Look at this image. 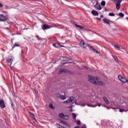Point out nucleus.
Listing matches in <instances>:
<instances>
[{"mask_svg": "<svg viewBox=\"0 0 128 128\" xmlns=\"http://www.w3.org/2000/svg\"><path fill=\"white\" fill-rule=\"evenodd\" d=\"M64 104H78V102H76V98H74V97L71 96L70 97V99L68 100H66L64 102Z\"/></svg>", "mask_w": 128, "mask_h": 128, "instance_id": "2", "label": "nucleus"}, {"mask_svg": "<svg viewBox=\"0 0 128 128\" xmlns=\"http://www.w3.org/2000/svg\"><path fill=\"white\" fill-rule=\"evenodd\" d=\"M114 60H116V62H118V57H116V56H112Z\"/></svg>", "mask_w": 128, "mask_h": 128, "instance_id": "25", "label": "nucleus"}, {"mask_svg": "<svg viewBox=\"0 0 128 128\" xmlns=\"http://www.w3.org/2000/svg\"><path fill=\"white\" fill-rule=\"evenodd\" d=\"M119 16H120V18H124V14L122 12L119 13Z\"/></svg>", "mask_w": 128, "mask_h": 128, "instance_id": "28", "label": "nucleus"}, {"mask_svg": "<svg viewBox=\"0 0 128 128\" xmlns=\"http://www.w3.org/2000/svg\"><path fill=\"white\" fill-rule=\"evenodd\" d=\"M114 47L115 48H117L118 50L120 49V48L118 45H114Z\"/></svg>", "mask_w": 128, "mask_h": 128, "instance_id": "29", "label": "nucleus"}, {"mask_svg": "<svg viewBox=\"0 0 128 128\" xmlns=\"http://www.w3.org/2000/svg\"><path fill=\"white\" fill-rule=\"evenodd\" d=\"M75 128H80L79 126H76Z\"/></svg>", "mask_w": 128, "mask_h": 128, "instance_id": "43", "label": "nucleus"}, {"mask_svg": "<svg viewBox=\"0 0 128 128\" xmlns=\"http://www.w3.org/2000/svg\"><path fill=\"white\" fill-rule=\"evenodd\" d=\"M98 106H102V104H99L98 105V104L93 105V104L87 103V106H89L90 108H96V107Z\"/></svg>", "mask_w": 128, "mask_h": 128, "instance_id": "8", "label": "nucleus"}, {"mask_svg": "<svg viewBox=\"0 0 128 128\" xmlns=\"http://www.w3.org/2000/svg\"><path fill=\"white\" fill-rule=\"evenodd\" d=\"M0 106L2 108H6V104H4V100H0Z\"/></svg>", "mask_w": 128, "mask_h": 128, "instance_id": "12", "label": "nucleus"}, {"mask_svg": "<svg viewBox=\"0 0 128 128\" xmlns=\"http://www.w3.org/2000/svg\"><path fill=\"white\" fill-rule=\"evenodd\" d=\"M102 6H106V2L102 1L101 2Z\"/></svg>", "mask_w": 128, "mask_h": 128, "instance_id": "30", "label": "nucleus"}, {"mask_svg": "<svg viewBox=\"0 0 128 128\" xmlns=\"http://www.w3.org/2000/svg\"><path fill=\"white\" fill-rule=\"evenodd\" d=\"M106 108H108V110H110V108H108V106H106Z\"/></svg>", "mask_w": 128, "mask_h": 128, "instance_id": "42", "label": "nucleus"}, {"mask_svg": "<svg viewBox=\"0 0 128 128\" xmlns=\"http://www.w3.org/2000/svg\"><path fill=\"white\" fill-rule=\"evenodd\" d=\"M6 8H8V6H6Z\"/></svg>", "mask_w": 128, "mask_h": 128, "instance_id": "44", "label": "nucleus"}, {"mask_svg": "<svg viewBox=\"0 0 128 128\" xmlns=\"http://www.w3.org/2000/svg\"><path fill=\"white\" fill-rule=\"evenodd\" d=\"M77 124H80V120H78L77 121Z\"/></svg>", "mask_w": 128, "mask_h": 128, "instance_id": "35", "label": "nucleus"}, {"mask_svg": "<svg viewBox=\"0 0 128 128\" xmlns=\"http://www.w3.org/2000/svg\"><path fill=\"white\" fill-rule=\"evenodd\" d=\"M112 108V110H114V108Z\"/></svg>", "mask_w": 128, "mask_h": 128, "instance_id": "47", "label": "nucleus"}, {"mask_svg": "<svg viewBox=\"0 0 128 128\" xmlns=\"http://www.w3.org/2000/svg\"><path fill=\"white\" fill-rule=\"evenodd\" d=\"M90 50L93 52H96V54H98V52L96 49L90 46Z\"/></svg>", "mask_w": 128, "mask_h": 128, "instance_id": "18", "label": "nucleus"}, {"mask_svg": "<svg viewBox=\"0 0 128 128\" xmlns=\"http://www.w3.org/2000/svg\"><path fill=\"white\" fill-rule=\"evenodd\" d=\"M103 100L104 102H106V104H109L108 100V98L106 97H104Z\"/></svg>", "mask_w": 128, "mask_h": 128, "instance_id": "21", "label": "nucleus"}, {"mask_svg": "<svg viewBox=\"0 0 128 128\" xmlns=\"http://www.w3.org/2000/svg\"><path fill=\"white\" fill-rule=\"evenodd\" d=\"M80 46H81V48H86L88 46V44H86V42L84 40H82L80 42Z\"/></svg>", "mask_w": 128, "mask_h": 128, "instance_id": "6", "label": "nucleus"}, {"mask_svg": "<svg viewBox=\"0 0 128 128\" xmlns=\"http://www.w3.org/2000/svg\"><path fill=\"white\" fill-rule=\"evenodd\" d=\"M3 6H4V4H2L0 2V8H2Z\"/></svg>", "mask_w": 128, "mask_h": 128, "instance_id": "36", "label": "nucleus"}, {"mask_svg": "<svg viewBox=\"0 0 128 128\" xmlns=\"http://www.w3.org/2000/svg\"><path fill=\"white\" fill-rule=\"evenodd\" d=\"M108 16H114V14L110 12Z\"/></svg>", "mask_w": 128, "mask_h": 128, "instance_id": "31", "label": "nucleus"}, {"mask_svg": "<svg viewBox=\"0 0 128 128\" xmlns=\"http://www.w3.org/2000/svg\"><path fill=\"white\" fill-rule=\"evenodd\" d=\"M118 78L120 80V82H122V84H124L126 82L128 83V80L126 78H123L120 75L118 76Z\"/></svg>", "mask_w": 128, "mask_h": 128, "instance_id": "3", "label": "nucleus"}, {"mask_svg": "<svg viewBox=\"0 0 128 128\" xmlns=\"http://www.w3.org/2000/svg\"><path fill=\"white\" fill-rule=\"evenodd\" d=\"M82 128H86V126L84 124Z\"/></svg>", "mask_w": 128, "mask_h": 128, "instance_id": "37", "label": "nucleus"}, {"mask_svg": "<svg viewBox=\"0 0 128 128\" xmlns=\"http://www.w3.org/2000/svg\"><path fill=\"white\" fill-rule=\"evenodd\" d=\"M77 106H88V104L86 102V100H82L79 103H78Z\"/></svg>", "mask_w": 128, "mask_h": 128, "instance_id": "5", "label": "nucleus"}, {"mask_svg": "<svg viewBox=\"0 0 128 128\" xmlns=\"http://www.w3.org/2000/svg\"><path fill=\"white\" fill-rule=\"evenodd\" d=\"M75 26L78 28H80V30H86V29L84 28V26L78 25L76 24H75Z\"/></svg>", "mask_w": 128, "mask_h": 128, "instance_id": "10", "label": "nucleus"}, {"mask_svg": "<svg viewBox=\"0 0 128 128\" xmlns=\"http://www.w3.org/2000/svg\"><path fill=\"white\" fill-rule=\"evenodd\" d=\"M14 46H18V42L15 43Z\"/></svg>", "mask_w": 128, "mask_h": 128, "instance_id": "33", "label": "nucleus"}, {"mask_svg": "<svg viewBox=\"0 0 128 128\" xmlns=\"http://www.w3.org/2000/svg\"><path fill=\"white\" fill-rule=\"evenodd\" d=\"M12 106H14V105L12 104Z\"/></svg>", "mask_w": 128, "mask_h": 128, "instance_id": "49", "label": "nucleus"}, {"mask_svg": "<svg viewBox=\"0 0 128 128\" xmlns=\"http://www.w3.org/2000/svg\"><path fill=\"white\" fill-rule=\"evenodd\" d=\"M95 8H97L98 10H102V7L100 6V4L98 3V2H96V4L95 5Z\"/></svg>", "mask_w": 128, "mask_h": 128, "instance_id": "9", "label": "nucleus"}, {"mask_svg": "<svg viewBox=\"0 0 128 128\" xmlns=\"http://www.w3.org/2000/svg\"><path fill=\"white\" fill-rule=\"evenodd\" d=\"M92 14H93V16H98V12L97 11H96V10H92Z\"/></svg>", "mask_w": 128, "mask_h": 128, "instance_id": "17", "label": "nucleus"}, {"mask_svg": "<svg viewBox=\"0 0 128 128\" xmlns=\"http://www.w3.org/2000/svg\"><path fill=\"white\" fill-rule=\"evenodd\" d=\"M58 116L60 118H62V120H68V118H70V116H68L64 115V113L59 114Z\"/></svg>", "mask_w": 128, "mask_h": 128, "instance_id": "4", "label": "nucleus"}, {"mask_svg": "<svg viewBox=\"0 0 128 128\" xmlns=\"http://www.w3.org/2000/svg\"><path fill=\"white\" fill-rule=\"evenodd\" d=\"M60 122L62 124H64V126H68V128H70V125L68 124L66 122H64V120H61Z\"/></svg>", "mask_w": 128, "mask_h": 128, "instance_id": "13", "label": "nucleus"}, {"mask_svg": "<svg viewBox=\"0 0 128 128\" xmlns=\"http://www.w3.org/2000/svg\"><path fill=\"white\" fill-rule=\"evenodd\" d=\"M53 46H54V48H60L64 46H60V44L58 43L53 44Z\"/></svg>", "mask_w": 128, "mask_h": 128, "instance_id": "15", "label": "nucleus"}, {"mask_svg": "<svg viewBox=\"0 0 128 128\" xmlns=\"http://www.w3.org/2000/svg\"><path fill=\"white\" fill-rule=\"evenodd\" d=\"M69 108H72V106H70Z\"/></svg>", "mask_w": 128, "mask_h": 128, "instance_id": "46", "label": "nucleus"}, {"mask_svg": "<svg viewBox=\"0 0 128 128\" xmlns=\"http://www.w3.org/2000/svg\"><path fill=\"white\" fill-rule=\"evenodd\" d=\"M119 112H124V110L120 109Z\"/></svg>", "mask_w": 128, "mask_h": 128, "instance_id": "34", "label": "nucleus"}, {"mask_svg": "<svg viewBox=\"0 0 128 128\" xmlns=\"http://www.w3.org/2000/svg\"><path fill=\"white\" fill-rule=\"evenodd\" d=\"M58 98H60V100H66V97L64 95H60L58 96Z\"/></svg>", "mask_w": 128, "mask_h": 128, "instance_id": "19", "label": "nucleus"}, {"mask_svg": "<svg viewBox=\"0 0 128 128\" xmlns=\"http://www.w3.org/2000/svg\"><path fill=\"white\" fill-rule=\"evenodd\" d=\"M29 114L31 118H34V114H32V112H29Z\"/></svg>", "mask_w": 128, "mask_h": 128, "instance_id": "24", "label": "nucleus"}, {"mask_svg": "<svg viewBox=\"0 0 128 128\" xmlns=\"http://www.w3.org/2000/svg\"><path fill=\"white\" fill-rule=\"evenodd\" d=\"M103 20H104V22L105 24H110V22H112L110 19L104 18Z\"/></svg>", "mask_w": 128, "mask_h": 128, "instance_id": "11", "label": "nucleus"}, {"mask_svg": "<svg viewBox=\"0 0 128 128\" xmlns=\"http://www.w3.org/2000/svg\"><path fill=\"white\" fill-rule=\"evenodd\" d=\"M122 0H118V4H120V2H122Z\"/></svg>", "mask_w": 128, "mask_h": 128, "instance_id": "32", "label": "nucleus"}, {"mask_svg": "<svg viewBox=\"0 0 128 128\" xmlns=\"http://www.w3.org/2000/svg\"><path fill=\"white\" fill-rule=\"evenodd\" d=\"M49 108H52V110H54V106H52V104H50L49 105Z\"/></svg>", "mask_w": 128, "mask_h": 128, "instance_id": "26", "label": "nucleus"}, {"mask_svg": "<svg viewBox=\"0 0 128 128\" xmlns=\"http://www.w3.org/2000/svg\"><path fill=\"white\" fill-rule=\"evenodd\" d=\"M35 92H36V94H38V90H35Z\"/></svg>", "mask_w": 128, "mask_h": 128, "instance_id": "41", "label": "nucleus"}, {"mask_svg": "<svg viewBox=\"0 0 128 128\" xmlns=\"http://www.w3.org/2000/svg\"><path fill=\"white\" fill-rule=\"evenodd\" d=\"M60 60H68V58H66V57H64V56H61L60 57Z\"/></svg>", "mask_w": 128, "mask_h": 128, "instance_id": "23", "label": "nucleus"}, {"mask_svg": "<svg viewBox=\"0 0 128 128\" xmlns=\"http://www.w3.org/2000/svg\"><path fill=\"white\" fill-rule=\"evenodd\" d=\"M116 4V8L118 10L120 8V4H118L117 3Z\"/></svg>", "mask_w": 128, "mask_h": 128, "instance_id": "22", "label": "nucleus"}, {"mask_svg": "<svg viewBox=\"0 0 128 128\" xmlns=\"http://www.w3.org/2000/svg\"><path fill=\"white\" fill-rule=\"evenodd\" d=\"M126 54H128V52L126 50Z\"/></svg>", "mask_w": 128, "mask_h": 128, "instance_id": "40", "label": "nucleus"}, {"mask_svg": "<svg viewBox=\"0 0 128 128\" xmlns=\"http://www.w3.org/2000/svg\"><path fill=\"white\" fill-rule=\"evenodd\" d=\"M8 65L10 66H12V58H8Z\"/></svg>", "mask_w": 128, "mask_h": 128, "instance_id": "16", "label": "nucleus"}, {"mask_svg": "<svg viewBox=\"0 0 128 128\" xmlns=\"http://www.w3.org/2000/svg\"><path fill=\"white\" fill-rule=\"evenodd\" d=\"M97 19L98 20H102V19L100 18H97Z\"/></svg>", "mask_w": 128, "mask_h": 128, "instance_id": "38", "label": "nucleus"}, {"mask_svg": "<svg viewBox=\"0 0 128 128\" xmlns=\"http://www.w3.org/2000/svg\"><path fill=\"white\" fill-rule=\"evenodd\" d=\"M8 18L6 17V16H4L2 14H0V20L1 22H6Z\"/></svg>", "mask_w": 128, "mask_h": 128, "instance_id": "7", "label": "nucleus"}, {"mask_svg": "<svg viewBox=\"0 0 128 128\" xmlns=\"http://www.w3.org/2000/svg\"><path fill=\"white\" fill-rule=\"evenodd\" d=\"M71 112H72V110H71Z\"/></svg>", "mask_w": 128, "mask_h": 128, "instance_id": "48", "label": "nucleus"}, {"mask_svg": "<svg viewBox=\"0 0 128 128\" xmlns=\"http://www.w3.org/2000/svg\"><path fill=\"white\" fill-rule=\"evenodd\" d=\"M100 18H104V16L100 15Z\"/></svg>", "mask_w": 128, "mask_h": 128, "instance_id": "39", "label": "nucleus"}, {"mask_svg": "<svg viewBox=\"0 0 128 128\" xmlns=\"http://www.w3.org/2000/svg\"><path fill=\"white\" fill-rule=\"evenodd\" d=\"M76 114L74 113H72V118H74V120H76Z\"/></svg>", "mask_w": 128, "mask_h": 128, "instance_id": "27", "label": "nucleus"}, {"mask_svg": "<svg viewBox=\"0 0 128 128\" xmlns=\"http://www.w3.org/2000/svg\"><path fill=\"white\" fill-rule=\"evenodd\" d=\"M43 30H48V28H50V26L48 24H44L42 26Z\"/></svg>", "mask_w": 128, "mask_h": 128, "instance_id": "14", "label": "nucleus"}, {"mask_svg": "<svg viewBox=\"0 0 128 128\" xmlns=\"http://www.w3.org/2000/svg\"><path fill=\"white\" fill-rule=\"evenodd\" d=\"M62 72H68V70L66 69H62L58 72V74H62Z\"/></svg>", "mask_w": 128, "mask_h": 128, "instance_id": "20", "label": "nucleus"}, {"mask_svg": "<svg viewBox=\"0 0 128 128\" xmlns=\"http://www.w3.org/2000/svg\"><path fill=\"white\" fill-rule=\"evenodd\" d=\"M126 20H128V18H126Z\"/></svg>", "mask_w": 128, "mask_h": 128, "instance_id": "45", "label": "nucleus"}, {"mask_svg": "<svg viewBox=\"0 0 128 128\" xmlns=\"http://www.w3.org/2000/svg\"><path fill=\"white\" fill-rule=\"evenodd\" d=\"M100 78L92 76H88V80L96 86H104V83L100 80Z\"/></svg>", "mask_w": 128, "mask_h": 128, "instance_id": "1", "label": "nucleus"}]
</instances>
